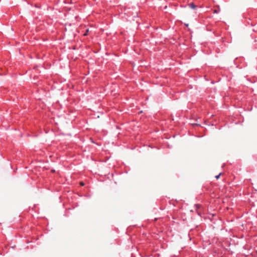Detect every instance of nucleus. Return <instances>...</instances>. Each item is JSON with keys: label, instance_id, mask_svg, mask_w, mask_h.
Listing matches in <instances>:
<instances>
[{"label": "nucleus", "instance_id": "5", "mask_svg": "<svg viewBox=\"0 0 257 257\" xmlns=\"http://www.w3.org/2000/svg\"><path fill=\"white\" fill-rule=\"evenodd\" d=\"M80 184H81V185H82V186H83V185H84V183H83V182H81V183H80Z\"/></svg>", "mask_w": 257, "mask_h": 257}, {"label": "nucleus", "instance_id": "3", "mask_svg": "<svg viewBox=\"0 0 257 257\" xmlns=\"http://www.w3.org/2000/svg\"><path fill=\"white\" fill-rule=\"evenodd\" d=\"M221 173H220L218 175L216 176L215 178L216 179H218L219 178L220 176L221 175Z\"/></svg>", "mask_w": 257, "mask_h": 257}, {"label": "nucleus", "instance_id": "2", "mask_svg": "<svg viewBox=\"0 0 257 257\" xmlns=\"http://www.w3.org/2000/svg\"><path fill=\"white\" fill-rule=\"evenodd\" d=\"M219 12H220V9H218V10H214L213 13H218Z\"/></svg>", "mask_w": 257, "mask_h": 257}, {"label": "nucleus", "instance_id": "6", "mask_svg": "<svg viewBox=\"0 0 257 257\" xmlns=\"http://www.w3.org/2000/svg\"><path fill=\"white\" fill-rule=\"evenodd\" d=\"M88 30L87 29V31H86V33H88Z\"/></svg>", "mask_w": 257, "mask_h": 257}, {"label": "nucleus", "instance_id": "1", "mask_svg": "<svg viewBox=\"0 0 257 257\" xmlns=\"http://www.w3.org/2000/svg\"><path fill=\"white\" fill-rule=\"evenodd\" d=\"M190 8L193 9H195L196 8V6L194 5L193 3H191L189 5Z\"/></svg>", "mask_w": 257, "mask_h": 257}, {"label": "nucleus", "instance_id": "4", "mask_svg": "<svg viewBox=\"0 0 257 257\" xmlns=\"http://www.w3.org/2000/svg\"><path fill=\"white\" fill-rule=\"evenodd\" d=\"M65 11H66L67 9H68V10H70V8H67V7H65Z\"/></svg>", "mask_w": 257, "mask_h": 257}]
</instances>
